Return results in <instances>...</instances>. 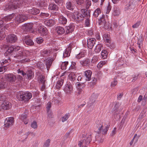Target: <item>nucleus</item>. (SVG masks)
I'll return each mask as SVG.
<instances>
[{
	"label": "nucleus",
	"instance_id": "nucleus-1",
	"mask_svg": "<svg viewBox=\"0 0 147 147\" xmlns=\"http://www.w3.org/2000/svg\"><path fill=\"white\" fill-rule=\"evenodd\" d=\"M25 4V2L23 0H16L12 3H10L8 5H6V7L7 9H13L20 7L22 5Z\"/></svg>",
	"mask_w": 147,
	"mask_h": 147
},
{
	"label": "nucleus",
	"instance_id": "nucleus-2",
	"mask_svg": "<svg viewBox=\"0 0 147 147\" xmlns=\"http://www.w3.org/2000/svg\"><path fill=\"white\" fill-rule=\"evenodd\" d=\"M91 140V135H88L84 139L81 140L79 142L78 145L80 147H87Z\"/></svg>",
	"mask_w": 147,
	"mask_h": 147
},
{
	"label": "nucleus",
	"instance_id": "nucleus-3",
	"mask_svg": "<svg viewBox=\"0 0 147 147\" xmlns=\"http://www.w3.org/2000/svg\"><path fill=\"white\" fill-rule=\"evenodd\" d=\"M81 12L84 14V17L86 19L85 24L87 26H88L90 24V20L89 18L90 17V12L85 9H82Z\"/></svg>",
	"mask_w": 147,
	"mask_h": 147
},
{
	"label": "nucleus",
	"instance_id": "nucleus-4",
	"mask_svg": "<svg viewBox=\"0 0 147 147\" xmlns=\"http://www.w3.org/2000/svg\"><path fill=\"white\" fill-rule=\"evenodd\" d=\"M13 51V49L12 46L9 47L7 50L4 53V55L5 56L8 57V58H7V59H5V61H2V63L3 62L4 64L5 63H6L7 62L9 63L10 62V57L11 56L12 53Z\"/></svg>",
	"mask_w": 147,
	"mask_h": 147
},
{
	"label": "nucleus",
	"instance_id": "nucleus-5",
	"mask_svg": "<svg viewBox=\"0 0 147 147\" xmlns=\"http://www.w3.org/2000/svg\"><path fill=\"white\" fill-rule=\"evenodd\" d=\"M70 82H67L63 88V90L67 94H70L73 90V85Z\"/></svg>",
	"mask_w": 147,
	"mask_h": 147
},
{
	"label": "nucleus",
	"instance_id": "nucleus-6",
	"mask_svg": "<svg viewBox=\"0 0 147 147\" xmlns=\"http://www.w3.org/2000/svg\"><path fill=\"white\" fill-rule=\"evenodd\" d=\"M28 17L25 15L19 14L15 18V21L17 24L22 22L27 19Z\"/></svg>",
	"mask_w": 147,
	"mask_h": 147
},
{
	"label": "nucleus",
	"instance_id": "nucleus-7",
	"mask_svg": "<svg viewBox=\"0 0 147 147\" xmlns=\"http://www.w3.org/2000/svg\"><path fill=\"white\" fill-rule=\"evenodd\" d=\"M6 39L8 43H13L17 41L18 38L16 35L11 34L8 35L6 37Z\"/></svg>",
	"mask_w": 147,
	"mask_h": 147
},
{
	"label": "nucleus",
	"instance_id": "nucleus-8",
	"mask_svg": "<svg viewBox=\"0 0 147 147\" xmlns=\"http://www.w3.org/2000/svg\"><path fill=\"white\" fill-rule=\"evenodd\" d=\"M14 123V119L13 117L7 118L5 121V127H9L12 125Z\"/></svg>",
	"mask_w": 147,
	"mask_h": 147
},
{
	"label": "nucleus",
	"instance_id": "nucleus-9",
	"mask_svg": "<svg viewBox=\"0 0 147 147\" xmlns=\"http://www.w3.org/2000/svg\"><path fill=\"white\" fill-rule=\"evenodd\" d=\"M74 19L76 21H80L83 20L84 17V15L83 14H82L79 11H77L74 12Z\"/></svg>",
	"mask_w": 147,
	"mask_h": 147
},
{
	"label": "nucleus",
	"instance_id": "nucleus-10",
	"mask_svg": "<svg viewBox=\"0 0 147 147\" xmlns=\"http://www.w3.org/2000/svg\"><path fill=\"white\" fill-rule=\"evenodd\" d=\"M33 27L32 23H30L25 24L22 26V29L25 31H32V29Z\"/></svg>",
	"mask_w": 147,
	"mask_h": 147
},
{
	"label": "nucleus",
	"instance_id": "nucleus-11",
	"mask_svg": "<svg viewBox=\"0 0 147 147\" xmlns=\"http://www.w3.org/2000/svg\"><path fill=\"white\" fill-rule=\"evenodd\" d=\"M13 14L7 16H6L0 20V27H2L4 21H9L11 19H12L14 16Z\"/></svg>",
	"mask_w": 147,
	"mask_h": 147
},
{
	"label": "nucleus",
	"instance_id": "nucleus-12",
	"mask_svg": "<svg viewBox=\"0 0 147 147\" xmlns=\"http://www.w3.org/2000/svg\"><path fill=\"white\" fill-rule=\"evenodd\" d=\"M76 74L74 72H71L70 73L68 76L69 80L70 81V82H68L71 83L72 84H74L76 81Z\"/></svg>",
	"mask_w": 147,
	"mask_h": 147
},
{
	"label": "nucleus",
	"instance_id": "nucleus-13",
	"mask_svg": "<svg viewBox=\"0 0 147 147\" xmlns=\"http://www.w3.org/2000/svg\"><path fill=\"white\" fill-rule=\"evenodd\" d=\"M96 41V40L94 38H90L88 39L87 44L88 47L90 49H92Z\"/></svg>",
	"mask_w": 147,
	"mask_h": 147
},
{
	"label": "nucleus",
	"instance_id": "nucleus-14",
	"mask_svg": "<svg viewBox=\"0 0 147 147\" xmlns=\"http://www.w3.org/2000/svg\"><path fill=\"white\" fill-rule=\"evenodd\" d=\"M109 128V126L108 125H107L104 129H103V126L101 123L100 124L98 129L99 130L98 132L99 133H102V134H107V131L108 130Z\"/></svg>",
	"mask_w": 147,
	"mask_h": 147
},
{
	"label": "nucleus",
	"instance_id": "nucleus-15",
	"mask_svg": "<svg viewBox=\"0 0 147 147\" xmlns=\"http://www.w3.org/2000/svg\"><path fill=\"white\" fill-rule=\"evenodd\" d=\"M5 76L7 80L9 82H14L16 79V76L12 74H8Z\"/></svg>",
	"mask_w": 147,
	"mask_h": 147
},
{
	"label": "nucleus",
	"instance_id": "nucleus-16",
	"mask_svg": "<svg viewBox=\"0 0 147 147\" xmlns=\"http://www.w3.org/2000/svg\"><path fill=\"white\" fill-rule=\"evenodd\" d=\"M2 108L4 110H7L11 107V103L9 102L4 101L1 105Z\"/></svg>",
	"mask_w": 147,
	"mask_h": 147
},
{
	"label": "nucleus",
	"instance_id": "nucleus-17",
	"mask_svg": "<svg viewBox=\"0 0 147 147\" xmlns=\"http://www.w3.org/2000/svg\"><path fill=\"white\" fill-rule=\"evenodd\" d=\"M24 92L22 91L18 92L16 95L17 99L20 101H23L24 99L23 98L24 97Z\"/></svg>",
	"mask_w": 147,
	"mask_h": 147
},
{
	"label": "nucleus",
	"instance_id": "nucleus-18",
	"mask_svg": "<svg viewBox=\"0 0 147 147\" xmlns=\"http://www.w3.org/2000/svg\"><path fill=\"white\" fill-rule=\"evenodd\" d=\"M44 24L47 26H52L55 24V22L52 19L47 20L44 21Z\"/></svg>",
	"mask_w": 147,
	"mask_h": 147
},
{
	"label": "nucleus",
	"instance_id": "nucleus-19",
	"mask_svg": "<svg viewBox=\"0 0 147 147\" xmlns=\"http://www.w3.org/2000/svg\"><path fill=\"white\" fill-rule=\"evenodd\" d=\"M24 98L23 101L24 102H26L28 101L32 97V95L31 93L29 92H24Z\"/></svg>",
	"mask_w": 147,
	"mask_h": 147
},
{
	"label": "nucleus",
	"instance_id": "nucleus-20",
	"mask_svg": "<svg viewBox=\"0 0 147 147\" xmlns=\"http://www.w3.org/2000/svg\"><path fill=\"white\" fill-rule=\"evenodd\" d=\"M74 29V26L73 24H70L65 27L66 32L67 34L71 33Z\"/></svg>",
	"mask_w": 147,
	"mask_h": 147
},
{
	"label": "nucleus",
	"instance_id": "nucleus-21",
	"mask_svg": "<svg viewBox=\"0 0 147 147\" xmlns=\"http://www.w3.org/2000/svg\"><path fill=\"white\" fill-rule=\"evenodd\" d=\"M66 7L69 10H73L75 8L74 4L70 1H68L66 3Z\"/></svg>",
	"mask_w": 147,
	"mask_h": 147
},
{
	"label": "nucleus",
	"instance_id": "nucleus-22",
	"mask_svg": "<svg viewBox=\"0 0 147 147\" xmlns=\"http://www.w3.org/2000/svg\"><path fill=\"white\" fill-rule=\"evenodd\" d=\"M59 22L61 24L64 25L66 24L67 20L63 16H60L59 18Z\"/></svg>",
	"mask_w": 147,
	"mask_h": 147
},
{
	"label": "nucleus",
	"instance_id": "nucleus-23",
	"mask_svg": "<svg viewBox=\"0 0 147 147\" xmlns=\"http://www.w3.org/2000/svg\"><path fill=\"white\" fill-rule=\"evenodd\" d=\"M85 76L86 78V79L87 81H89L90 80L92 75V72L90 70L85 71L84 72Z\"/></svg>",
	"mask_w": 147,
	"mask_h": 147
},
{
	"label": "nucleus",
	"instance_id": "nucleus-24",
	"mask_svg": "<svg viewBox=\"0 0 147 147\" xmlns=\"http://www.w3.org/2000/svg\"><path fill=\"white\" fill-rule=\"evenodd\" d=\"M71 49L70 47H68L66 48L63 53V57L65 58L69 57L70 56L71 52Z\"/></svg>",
	"mask_w": 147,
	"mask_h": 147
},
{
	"label": "nucleus",
	"instance_id": "nucleus-25",
	"mask_svg": "<svg viewBox=\"0 0 147 147\" xmlns=\"http://www.w3.org/2000/svg\"><path fill=\"white\" fill-rule=\"evenodd\" d=\"M56 31L59 34H63L65 32V30L62 27L57 26L55 29Z\"/></svg>",
	"mask_w": 147,
	"mask_h": 147
},
{
	"label": "nucleus",
	"instance_id": "nucleus-26",
	"mask_svg": "<svg viewBox=\"0 0 147 147\" xmlns=\"http://www.w3.org/2000/svg\"><path fill=\"white\" fill-rule=\"evenodd\" d=\"M135 2L133 0L130 1L129 3L126 5L127 7V9H131L134 8L135 7Z\"/></svg>",
	"mask_w": 147,
	"mask_h": 147
},
{
	"label": "nucleus",
	"instance_id": "nucleus-27",
	"mask_svg": "<svg viewBox=\"0 0 147 147\" xmlns=\"http://www.w3.org/2000/svg\"><path fill=\"white\" fill-rule=\"evenodd\" d=\"M40 11V10L38 9L32 8L29 10L28 13L33 15H36Z\"/></svg>",
	"mask_w": 147,
	"mask_h": 147
},
{
	"label": "nucleus",
	"instance_id": "nucleus-28",
	"mask_svg": "<svg viewBox=\"0 0 147 147\" xmlns=\"http://www.w3.org/2000/svg\"><path fill=\"white\" fill-rule=\"evenodd\" d=\"M25 53V52L24 50L21 49V50L18 52L17 55L14 57H16L18 59L21 58V57L24 56V53Z\"/></svg>",
	"mask_w": 147,
	"mask_h": 147
},
{
	"label": "nucleus",
	"instance_id": "nucleus-29",
	"mask_svg": "<svg viewBox=\"0 0 147 147\" xmlns=\"http://www.w3.org/2000/svg\"><path fill=\"white\" fill-rule=\"evenodd\" d=\"M26 40H25V43H26L27 45L30 46L34 44V42L32 40L28 38V37H25Z\"/></svg>",
	"mask_w": 147,
	"mask_h": 147
},
{
	"label": "nucleus",
	"instance_id": "nucleus-30",
	"mask_svg": "<svg viewBox=\"0 0 147 147\" xmlns=\"http://www.w3.org/2000/svg\"><path fill=\"white\" fill-rule=\"evenodd\" d=\"M102 48V45L101 44H98L96 46L94 51L96 53H99Z\"/></svg>",
	"mask_w": 147,
	"mask_h": 147
},
{
	"label": "nucleus",
	"instance_id": "nucleus-31",
	"mask_svg": "<svg viewBox=\"0 0 147 147\" xmlns=\"http://www.w3.org/2000/svg\"><path fill=\"white\" fill-rule=\"evenodd\" d=\"M64 80L63 79H61L58 80L56 85V88L57 89H59L63 85Z\"/></svg>",
	"mask_w": 147,
	"mask_h": 147
},
{
	"label": "nucleus",
	"instance_id": "nucleus-32",
	"mask_svg": "<svg viewBox=\"0 0 147 147\" xmlns=\"http://www.w3.org/2000/svg\"><path fill=\"white\" fill-rule=\"evenodd\" d=\"M27 76L29 80L32 79L34 76L33 72L30 70H29L27 71Z\"/></svg>",
	"mask_w": 147,
	"mask_h": 147
},
{
	"label": "nucleus",
	"instance_id": "nucleus-33",
	"mask_svg": "<svg viewBox=\"0 0 147 147\" xmlns=\"http://www.w3.org/2000/svg\"><path fill=\"white\" fill-rule=\"evenodd\" d=\"M27 115L25 114H23L21 115L20 117V119L22 121H24L25 124L28 123V121L26 119Z\"/></svg>",
	"mask_w": 147,
	"mask_h": 147
},
{
	"label": "nucleus",
	"instance_id": "nucleus-34",
	"mask_svg": "<svg viewBox=\"0 0 147 147\" xmlns=\"http://www.w3.org/2000/svg\"><path fill=\"white\" fill-rule=\"evenodd\" d=\"M140 73L134 74L132 76L131 81L132 82H134L137 79H138L140 76Z\"/></svg>",
	"mask_w": 147,
	"mask_h": 147
},
{
	"label": "nucleus",
	"instance_id": "nucleus-35",
	"mask_svg": "<svg viewBox=\"0 0 147 147\" xmlns=\"http://www.w3.org/2000/svg\"><path fill=\"white\" fill-rule=\"evenodd\" d=\"M49 9L51 10H58V7L55 4H50L49 6Z\"/></svg>",
	"mask_w": 147,
	"mask_h": 147
},
{
	"label": "nucleus",
	"instance_id": "nucleus-36",
	"mask_svg": "<svg viewBox=\"0 0 147 147\" xmlns=\"http://www.w3.org/2000/svg\"><path fill=\"white\" fill-rule=\"evenodd\" d=\"M76 87L78 89H82L85 86V84L83 83H81L80 82L76 83Z\"/></svg>",
	"mask_w": 147,
	"mask_h": 147
},
{
	"label": "nucleus",
	"instance_id": "nucleus-37",
	"mask_svg": "<svg viewBox=\"0 0 147 147\" xmlns=\"http://www.w3.org/2000/svg\"><path fill=\"white\" fill-rule=\"evenodd\" d=\"M118 105L116 104L115 105L114 109V110L113 111V113L114 115L118 114L120 112V110L118 109Z\"/></svg>",
	"mask_w": 147,
	"mask_h": 147
},
{
	"label": "nucleus",
	"instance_id": "nucleus-38",
	"mask_svg": "<svg viewBox=\"0 0 147 147\" xmlns=\"http://www.w3.org/2000/svg\"><path fill=\"white\" fill-rule=\"evenodd\" d=\"M120 13V11L119 8L116 7L114 8L113 13L114 16H118Z\"/></svg>",
	"mask_w": 147,
	"mask_h": 147
},
{
	"label": "nucleus",
	"instance_id": "nucleus-39",
	"mask_svg": "<svg viewBox=\"0 0 147 147\" xmlns=\"http://www.w3.org/2000/svg\"><path fill=\"white\" fill-rule=\"evenodd\" d=\"M80 63L83 66H86L89 65L90 61L88 59H85L81 61Z\"/></svg>",
	"mask_w": 147,
	"mask_h": 147
},
{
	"label": "nucleus",
	"instance_id": "nucleus-40",
	"mask_svg": "<svg viewBox=\"0 0 147 147\" xmlns=\"http://www.w3.org/2000/svg\"><path fill=\"white\" fill-rule=\"evenodd\" d=\"M52 62L53 60L52 59H48L46 63L47 70L49 69L50 66H51Z\"/></svg>",
	"mask_w": 147,
	"mask_h": 147
},
{
	"label": "nucleus",
	"instance_id": "nucleus-41",
	"mask_svg": "<svg viewBox=\"0 0 147 147\" xmlns=\"http://www.w3.org/2000/svg\"><path fill=\"white\" fill-rule=\"evenodd\" d=\"M101 13V11L100 9L99 8H98L95 10L93 14V16L95 17H97Z\"/></svg>",
	"mask_w": 147,
	"mask_h": 147
},
{
	"label": "nucleus",
	"instance_id": "nucleus-42",
	"mask_svg": "<svg viewBox=\"0 0 147 147\" xmlns=\"http://www.w3.org/2000/svg\"><path fill=\"white\" fill-rule=\"evenodd\" d=\"M39 5L41 7H47L48 5L47 2L46 0L41 1L39 3Z\"/></svg>",
	"mask_w": 147,
	"mask_h": 147
},
{
	"label": "nucleus",
	"instance_id": "nucleus-43",
	"mask_svg": "<svg viewBox=\"0 0 147 147\" xmlns=\"http://www.w3.org/2000/svg\"><path fill=\"white\" fill-rule=\"evenodd\" d=\"M69 116L70 115L69 113H68L65 114L61 117V120L63 122L66 121Z\"/></svg>",
	"mask_w": 147,
	"mask_h": 147
},
{
	"label": "nucleus",
	"instance_id": "nucleus-44",
	"mask_svg": "<svg viewBox=\"0 0 147 147\" xmlns=\"http://www.w3.org/2000/svg\"><path fill=\"white\" fill-rule=\"evenodd\" d=\"M107 52L105 50H102L101 52V56L103 59H105L107 58Z\"/></svg>",
	"mask_w": 147,
	"mask_h": 147
},
{
	"label": "nucleus",
	"instance_id": "nucleus-45",
	"mask_svg": "<svg viewBox=\"0 0 147 147\" xmlns=\"http://www.w3.org/2000/svg\"><path fill=\"white\" fill-rule=\"evenodd\" d=\"M85 54L83 52H81L79 54L77 55L76 58L78 59H80L81 58L84 57Z\"/></svg>",
	"mask_w": 147,
	"mask_h": 147
},
{
	"label": "nucleus",
	"instance_id": "nucleus-46",
	"mask_svg": "<svg viewBox=\"0 0 147 147\" xmlns=\"http://www.w3.org/2000/svg\"><path fill=\"white\" fill-rule=\"evenodd\" d=\"M36 41L38 44H40L43 42L44 39L42 37H39L36 38Z\"/></svg>",
	"mask_w": 147,
	"mask_h": 147
},
{
	"label": "nucleus",
	"instance_id": "nucleus-47",
	"mask_svg": "<svg viewBox=\"0 0 147 147\" xmlns=\"http://www.w3.org/2000/svg\"><path fill=\"white\" fill-rule=\"evenodd\" d=\"M50 139H48L44 143L43 147H49L50 144Z\"/></svg>",
	"mask_w": 147,
	"mask_h": 147
},
{
	"label": "nucleus",
	"instance_id": "nucleus-48",
	"mask_svg": "<svg viewBox=\"0 0 147 147\" xmlns=\"http://www.w3.org/2000/svg\"><path fill=\"white\" fill-rule=\"evenodd\" d=\"M106 62L105 61H101L99 63H98L97 65V67L98 68H100L102 67V66L105 64Z\"/></svg>",
	"mask_w": 147,
	"mask_h": 147
},
{
	"label": "nucleus",
	"instance_id": "nucleus-49",
	"mask_svg": "<svg viewBox=\"0 0 147 147\" xmlns=\"http://www.w3.org/2000/svg\"><path fill=\"white\" fill-rule=\"evenodd\" d=\"M7 67L5 66L0 67V73L2 72L3 73L5 71L7 70Z\"/></svg>",
	"mask_w": 147,
	"mask_h": 147
},
{
	"label": "nucleus",
	"instance_id": "nucleus-50",
	"mask_svg": "<svg viewBox=\"0 0 147 147\" xmlns=\"http://www.w3.org/2000/svg\"><path fill=\"white\" fill-rule=\"evenodd\" d=\"M117 82L116 80V78H114V80L111 83V86L112 87H114L117 85Z\"/></svg>",
	"mask_w": 147,
	"mask_h": 147
},
{
	"label": "nucleus",
	"instance_id": "nucleus-51",
	"mask_svg": "<svg viewBox=\"0 0 147 147\" xmlns=\"http://www.w3.org/2000/svg\"><path fill=\"white\" fill-rule=\"evenodd\" d=\"M31 126L34 129L37 128L38 127L37 122L35 121H34L31 123Z\"/></svg>",
	"mask_w": 147,
	"mask_h": 147
},
{
	"label": "nucleus",
	"instance_id": "nucleus-52",
	"mask_svg": "<svg viewBox=\"0 0 147 147\" xmlns=\"http://www.w3.org/2000/svg\"><path fill=\"white\" fill-rule=\"evenodd\" d=\"M96 78H94L92 81L89 84V85L90 86H92L96 84Z\"/></svg>",
	"mask_w": 147,
	"mask_h": 147
},
{
	"label": "nucleus",
	"instance_id": "nucleus-53",
	"mask_svg": "<svg viewBox=\"0 0 147 147\" xmlns=\"http://www.w3.org/2000/svg\"><path fill=\"white\" fill-rule=\"evenodd\" d=\"M41 15L42 18H46L49 16V14L48 13L41 12Z\"/></svg>",
	"mask_w": 147,
	"mask_h": 147
},
{
	"label": "nucleus",
	"instance_id": "nucleus-54",
	"mask_svg": "<svg viewBox=\"0 0 147 147\" xmlns=\"http://www.w3.org/2000/svg\"><path fill=\"white\" fill-rule=\"evenodd\" d=\"M87 8H89L91 5V1L90 0H86Z\"/></svg>",
	"mask_w": 147,
	"mask_h": 147
},
{
	"label": "nucleus",
	"instance_id": "nucleus-55",
	"mask_svg": "<svg viewBox=\"0 0 147 147\" xmlns=\"http://www.w3.org/2000/svg\"><path fill=\"white\" fill-rule=\"evenodd\" d=\"M140 21L137 22L136 23L132 26V27L133 28H138L140 25Z\"/></svg>",
	"mask_w": 147,
	"mask_h": 147
},
{
	"label": "nucleus",
	"instance_id": "nucleus-56",
	"mask_svg": "<svg viewBox=\"0 0 147 147\" xmlns=\"http://www.w3.org/2000/svg\"><path fill=\"white\" fill-rule=\"evenodd\" d=\"M40 79L42 83H45V77L44 76L42 75L40 76Z\"/></svg>",
	"mask_w": 147,
	"mask_h": 147
},
{
	"label": "nucleus",
	"instance_id": "nucleus-57",
	"mask_svg": "<svg viewBox=\"0 0 147 147\" xmlns=\"http://www.w3.org/2000/svg\"><path fill=\"white\" fill-rule=\"evenodd\" d=\"M17 71L18 74H21L24 76L27 75V72L26 73L24 72L23 70H20V69H18Z\"/></svg>",
	"mask_w": 147,
	"mask_h": 147
},
{
	"label": "nucleus",
	"instance_id": "nucleus-58",
	"mask_svg": "<svg viewBox=\"0 0 147 147\" xmlns=\"http://www.w3.org/2000/svg\"><path fill=\"white\" fill-rule=\"evenodd\" d=\"M14 51H17L20 50V47L18 46H12Z\"/></svg>",
	"mask_w": 147,
	"mask_h": 147
},
{
	"label": "nucleus",
	"instance_id": "nucleus-59",
	"mask_svg": "<svg viewBox=\"0 0 147 147\" xmlns=\"http://www.w3.org/2000/svg\"><path fill=\"white\" fill-rule=\"evenodd\" d=\"M6 86V85L4 82H0V89L5 88Z\"/></svg>",
	"mask_w": 147,
	"mask_h": 147
},
{
	"label": "nucleus",
	"instance_id": "nucleus-60",
	"mask_svg": "<svg viewBox=\"0 0 147 147\" xmlns=\"http://www.w3.org/2000/svg\"><path fill=\"white\" fill-rule=\"evenodd\" d=\"M77 3L78 5H82L84 2V0H75Z\"/></svg>",
	"mask_w": 147,
	"mask_h": 147
},
{
	"label": "nucleus",
	"instance_id": "nucleus-61",
	"mask_svg": "<svg viewBox=\"0 0 147 147\" xmlns=\"http://www.w3.org/2000/svg\"><path fill=\"white\" fill-rule=\"evenodd\" d=\"M76 63L75 62H73L72 63V64L69 67V69H74L76 68Z\"/></svg>",
	"mask_w": 147,
	"mask_h": 147
},
{
	"label": "nucleus",
	"instance_id": "nucleus-62",
	"mask_svg": "<svg viewBox=\"0 0 147 147\" xmlns=\"http://www.w3.org/2000/svg\"><path fill=\"white\" fill-rule=\"evenodd\" d=\"M111 6L110 5H108L107 7V11L106 13H109L110 11V10H111Z\"/></svg>",
	"mask_w": 147,
	"mask_h": 147
},
{
	"label": "nucleus",
	"instance_id": "nucleus-63",
	"mask_svg": "<svg viewBox=\"0 0 147 147\" xmlns=\"http://www.w3.org/2000/svg\"><path fill=\"white\" fill-rule=\"evenodd\" d=\"M100 20L101 22L105 23V15H102V17L100 18Z\"/></svg>",
	"mask_w": 147,
	"mask_h": 147
},
{
	"label": "nucleus",
	"instance_id": "nucleus-64",
	"mask_svg": "<svg viewBox=\"0 0 147 147\" xmlns=\"http://www.w3.org/2000/svg\"><path fill=\"white\" fill-rule=\"evenodd\" d=\"M97 57L96 56H94L91 61V62L92 63H94L96 62L97 61Z\"/></svg>",
	"mask_w": 147,
	"mask_h": 147
}]
</instances>
